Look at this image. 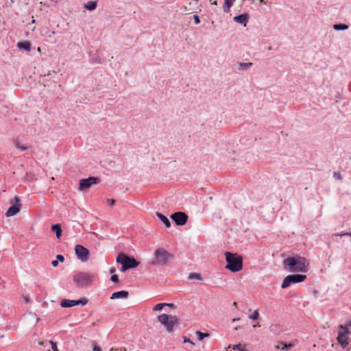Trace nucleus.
<instances>
[{
	"mask_svg": "<svg viewBox=\"0 0 351 351\" xmlns=\"http://www.w3.org/2000/svg\"><path fill=\"white\" fill-rule=\"evenodd\" d=\"M285 268L289 272H306L308 267V262L300 256H289L283 261Z\"/></svg>",
	"mask_w": 351,
	"mask_h": 351,
	"instance_id": "nucleus-1",
	"label": "nucleus"
},
{
	"mask_svg": "<svg viewBox=\"0 0 351 351\" xmlns=\"http://www.w3.org/2000/svg\"><path fill=\"white\" fill-rule=\"evenodd\" d=\"M227 265L226 268L232 272H237L243 268V258L237 253L226 252L225 253Z\"/></svg>",
	"mask_w": 351,
	"mask_h": 351,
	"instance_id": "nucleus-2",
	"label": "nucleus"
},
{
	"mask_svg": "<svg viewBox=\"0 0 351 351\" xmlns=\"http://www.w3.org/2000/svg\"><path fill=\"white\" fill-rule=\"evenodd\" d=\"M154 257L151 264L155 266H162L168 263L169 261L173 258V256L164 248H158L155 250Z\"/></svg>",
	"mask_w": 351,
	"mask_h": 351,
	"instance_id": "nucleus-3",
	"label": "nucleus"
},
{
	"mask_svg": "<svg viewBox=\"0 0 351 351\" xmlns=\"http://www.w3.org/2000/svg\"><path fill=\"white\" fill-rule=\"evenodd\" d=\"M117 262L121 265V271H125L130 269L135 268L140 263L134 257L129 256L124 253L118 254Z\"/></svg>",
	"mask_w": 351,
	"mask_h": 351,
	"instance_id": "nucleus-4",
	"label": "nucleus"
},
{
	"mask_svg": "<svg viewBox=\"0 0 351 351\" xmlns=\"http://www.w3.org/2000/svg\"><path fill=\"white\" fill-rule=\"evenodd\" d=\"M95 277V274L80 272L73 276V281L77 287L82 288L90 285Z\"/></svg>",
	"mask_w": 351,
	"mask_h": 351,
	"instance_id": "nucleus-5",
	"label": "nucleus"
},
{
	"mask_svg": "<svg viewBox=\"0 0 351 351\" xmlns=\"http://www.w3.org/2000/svg\"><path fill=\"white\" fill-rule=\"evenodd\" d=\"M158 320L169 332H172L174 330V327L179 324L177 317L165 313L158 316Z\"/></svg>",
	"mask_w": 351,
	"mask_h": 351,
	"instance_id": "nucleus-6",
	"label": "nucleus"
},
{
	"mask_svg": "<svg viewBox=\"0 0 351 351\" xmlns=\"http://www.w3.org/2000/svg\"><path fill=\"white\" fill-rule=\"evenodd\" d=\"M350 332L346 327H344L343 325H339L338 328V335L337 337V343L340 345L341 348H346L348 345V339H349Z\"/></svg>",
	"mask_w": 351,
	"mask_h": 351,
	"instance_id": "nucleus-7",
	"label": "nucleus"
},
{
	"mask_svg": "<svg viewBox=\"0 0 351 351\" xmlns=\"http://www.w3.org/2000/svg\"><path fill=\"white\" fill-rule=\"evenodd\" d=\"M306 278V275L303 274H291L286 276L281 285L282 289L289 287L291 284L303 282Z\"/></svg>",
	"mask_w": 351,
	"mask_h": 351,
	"instance_id": "nucleus-8",
	"label": "nucleus"
},
{
	"mask_svg": "<svg viewBox=\"0 0 351 351\" xmlns=\"http://www.w3.org/2000/svg\"><path fill=\"white\" fill-rule=\"evenodd\" d=\"M101 179L98 177L90 176L88 178L81 179L79 182V190L85 191L92 185L99 184Z\"/></svg>",
	"mask_w": 351,
	"mask_h": 351,
	"instance_id": "nucleus-9",
	"label": "nucleus"
},
{
	"mask_svg": "<svg viewBox=\"0 0 351 351\" xmlns=\"http://www.w3.org/2000/svg\"><path fill=\"white\" fill-rule=\"evenodd\" d=\"M87 303L88 300L85 298L77 300L64 299L61 300L60 306L62 308H70L79 304H82L84 306L86 305Z\"/></svg>",
	"mask_w": 351,
	"mask_h": 351,
	"instance_id": "nucleus-10",
	"label": "nucleus"
},
{
	"mask_svg": "<svg viewBox=\"0 0 351 351\" xmlns=\"http://www.w3.org/2000/svg\"><path fill=\"white\" fill-rule=\"evenodd\" d=\"M77 257L82 261L86 262L88 260L89 251L82 245H77L75 248Z\"/></svg>",
	"mask_w": 351,
	"mask_h": 351,
	"instance_id": "nucleus-11",
	"label": "nucleus"
},
{
	"mask_svg": "<svg viewBox=\"0 0 351 351\" xmlns=\"http://www.w3.org/2000/svg\"><path fill=\"white\" fill-rule=\"evenodd\" d=\"M171 219L178 226H184L186 224L188 220V216L185 213L176 212L171 215Z\"/></svg>",
	"mask_w": 351,
	"mask_h": 351,
	"instance_id": "nucleus-12",
	"label": "nucleus"
},
{
	"mask_svg": "<svg viewBox=\"0 0 351 351\" xmlns=\"http://www.w3.org/2000/svg\"><path fill=\"white\" fill-rule=\"evenodd\" d=\"M14 200L15 204H13L10 208H9L5 213V216L7 217H12L20 212L21 204L19 197L15 196L14 197Z\"/></svg>",
	"mask_w": 351,
	"mask_h": 351,
	"instance_id": "nucleus-13",
	"label": "nucleus"
},
{
	"mask_svg": "<svg viewBox=\"0 0 351 351\" xmlns=\"http://www.w3.org/2000/svg\"><path fill=\"white\" fill-rule=\"evenodd\" d=\"M248 19H249L248 14L246 13H244V14H240L239 16H234L233 18V20L236 23H238L241 25H243L244 26H246Z\"/></svg>",
	"mask_w": 351,
	"mask_h": 351,
	"instance_id": "nucleus-14",
	"label": "nucleus"
},
{
	"mask_svg": "<svg viewBox=\"0 0 351 351\" xmlns=\"http://www.w3.org/2000/svg\"><path fill=\"white\" fill-rule=\"evenodd\" d=\"M129 295V293L127 291H119L114 292L112 294L110 299L114 300V299H119V298H127Z\"/></svg>",
	"mask_w": 351,
	"mask_h": 351,
	"instance_id": "nucleus-15",
	"label": "nucleus"
},
{
	"mask_svg": "<svg viewBox=\"0 0 351 351\" xmlns=\"http://www.w3.org/2000/svg\"><path fill=\"white\" fill-rule=\"evenodd\" d=\"M17 47L21 50H25V51H30L32 49L31 43L29 41H23L17 43Z\"/></svg>",
	"mask_w": 351,
	"mask_h": 351,
	"instance_id": "nucleus-16",
	"label": "nucleus"
},
{
	"mask_svg": "<svg viewBox=\"0 0 351 351\" xmlns=\"http://www.w3.org/2000/svg\"><path fill=\"white\" fill-rule=\"evenodd\" d=\"M156 216L159 218V219L165 224L166 228H169L171 226V222L169 219L159 212H156Z\"/></svg>",
	"mask_w": 351,
	"mask_h": 351,
	"instance_id": "nucleus-17",
	"label": "nucleus"
},
{
	"mask_svg": "<svg viewBox=\"0 0 351 351\" xmlns=\"http://www.w3.org/2000/svg\"><path fill=\"white\" fill-rule=\"evenodd\" d=\"M234 0H225L223 4V10L225 13H229Z\"/></svg>",
	"mask_w": 351,
	"mask_h": 351,
	"instance_id": "nucleus-18",
	"label": "nucleus"
},
{
	"mask_svg": "<svg viewBox=\"0 0 351 351\" xmlns=\"http://www.w3.org/2000/svg\"><path fill=\"white\" fill-rule=\"evenodd\" d=\"M97 4L96 1H89L85 4L84 8L89 11H92L96 9Z\"/></svg>",
	"mask_w": 351,
	"mask_h": 351,
	"instance_id": "nucleus-19",
	"label": "nucleus"
},
{
	"mask_svg": "<svg viewBox=\"0 0 351 351\" xmlns=\"http://www.w3.org/2000/svg\"><path fill=\"white\" fill-rule=\"evenodd\" d=\"M51 230L56 233L57 238H60L62 235V228L60 224L52 225Z\"/></svg>",
	"mask_w": 351,
	"mask_h": 351,
	"instance_id": "nucleus-20",
	"label": "nucleus"
},
{
	"mask_svg": "<svg viewBox=\"0 0 351 351\" xmlns=\"http://www.w3.org/2000/svg\"><path fill=\"white\" fill-rule=\"evenodd\" d=\"M348 27L349 26L348 25L343 23H337L333 25V29L337 31L346 30Z\"/></svg>",
	"mask_w": 351,
	"mask_h": 351,
	"instance_id": "nucleus-21",
	"label": "nucleus"
},
{
	"mask_svg": "<svg viewBox=\"0 0 351 351\" xmlns=\"http://www.w3.org/2000/svg\"><path fill=\"white\" fill-rule=\"evenodd\" d=\"M252 66V62H247V63L239 62V69L240 71H245V70H247L249 68H250Z\"/></svg>",
	"mask_w": 351,
	"mask_h": 351,
	"instance_id": "nucleus-22",
	"label": "nucleus"
},
{
	"mask_svg": "<svg viewBox=\"0 0 351 351\" xmlns=\"http://www.w3.org/2000/svg\"><path fill=\"white\" fill-rule=\"evenodd\" d=\"M188 279L189 280H202V276H201V275L199 274L191 273L188 276Z\"/></svg>",
	"mask_w": 351,
	"mask_h": 351,
	"instance_id": "nucleus-23",
	"label": "nucleus"
},
{
	"mask_svg": "<svg viewBox=\"0 0 351 351\" xmlns=\"http://www.w3.org/2000/svg\"><path fill=\"white\" fill-rule=\"evenodd\" d=\"M196 335H197V337H198V339H199V341H201V340H202L204 338L207 337H208V336H209V334H208V333H206V332H201V331H199V330L196 331Z\"/></svg>",
	"mask_w": 351,
	"mask_h": 351,
	"instance_id": "nucleus-24",
	"label": "nucleus"
},
{
	"mask_svg": "<svg viewBox=\"0 0 351 351\" xmlns=\"http://www.w3.org/2000/svg\"><path fill=\"white\" fill-rule=\"evenodd\" d=\"M167 303H158L156 305L154 306L153 308V311H161L164 306H165Z\"/></svg>",
	"mask_w": 351,
	"mask_h": 351,
	"instance_id": "nucleus-25",
	"label": "nucleus"
},
{
	"mask_svg": "<svg viewBox=\"0 0 351 351\" xmlns=\"http://www.w3.org/2000/svg\"><path fill=\"white\" fill-rule=\"evenodd\" d=\"M259 317V313L257 310L254 311V313L249 316V319L252 320H256Z\"/></svg>",
	"mask_w": 351,
	"mask_h": 351,
	"instance_id": "nucleus-26",
	"label": "nucleus"
},
{
	"mask_svg": "<svg viewBox=\"0 0 351 351\" xmlns=\"http://www.w3.org/2000/svg\"><path fill=\"white\" fill-rule=\"evenodd\" d=\"M282 345V350H289L290 348H291L293 346L291 343H287L285 342H281Z\"/></svg>",
	"mask_w": 351,
	"mask_h": 351,
	"instance_id": "nucleus-27",
	"label": "nucleus"
},
{
	"mask_svg": "<svg viewBox=\"0 0 351 351\" xmlns=\"http://www.w3.org/2000/svg\"><path fill=\"white\" fill-rule=\"evenodd\" d=\"M14 144L18 149H20L22 151L27 149V147L25 145H21L18 141H14Z\"/></svg>",
	"mask_w": 351,
	"mask_h": 351,
	"instance_id": "nucleus-28",
	"label": "nucleus"
},
{
	"mask_svg": "<svg viewBox=\"0 0 351 351\" xmlns=\"http://www.w3.org/2000/svg\"><path fill=\"white\" fill-rule=\"evenodd\" d=\"M49 343L51 345V349L53 351H59L57 346V343L56 342L50 341Z\"/></svg>",
	"mask_w": 351,
	"mask_h": 351,
	"instance_id": "nucleus-29",
	"label": "nucleus"
},
{
	"mask_svg": "<svg viewBox=\"0 0 351 351\" xmlns=\"http://www.w3.org/2000/svg\"><path fill=\"white\" fill-rule=\"evenodd\" d=\"M333 177L338 180H342V176L341 175L340 172H334Z\"/></svg>",
	"mask_w": 351,
	"mask_h": 351,
	"instance_id": "nucleus-30",
	"label": "nucleus"
},
{
	"mask_svg": "<svg viewBox=\"0 0 351 351\" xmlns=\"http://www.w3.org/2000/svg\"><path fill=\"white\" fill-rule=\"evenodd\" d=\"M110 280L112 282L117 283L119 282V277L117 274H113L111 276Z\"/></svg>",
	"mask_w": 351,
	"mask_h": 351,
	"instance_id": "nucleus-31",
	"label": "nucleus"
},
{
	"mask_svg": "<svg viewBox=\"0 0 351 351\" xmlns=\"http://www.w3.org/2000/svg\"><path fill=\"white\" fill-rule=\"evenodd\" d=\"M193 18L194 19V22L196 25L199 24L200 23V19H199V16L196 15V14H194L193 16Z\"/></svg>",
	"mask_w": 351,
	"mask_h": 351,
	"instance_id": "nucleus-32",
	"label": "nucleus"
},
{
	"mask_svg": "<svg viewBox=\"0 0 351 351\" xmlns=\"http://www.w3.org/2000/svg\"><path fill=\"white\" fill-rule=\"evenodd\" d=\"M344 327H346V328L348 329L349 327L351 326V318L346 320V322H345V324L343 325Z\"/></svg>",
	"mask_w": 351,
	"mask_h": 351,
	"instance_id": "nucleus-33",
	"label": "nucleus"
},
{
	"mask_svg": "<svg viewBox=\"0 0 351 351\" xmlns=\"http://www.w3.org/2000/svg\"><path fill=\"white\" fill-rule=\"evenodd\" d=\"M56 258H57L58 261H60V262H62V263L64 262V257L62 255H61V254H58L56 256Z\"/></svg>",
	"mask_w": 351,
	"mask_h": 351,
	"instance_id": "nucleus-34",
	"label": "nucleus"
},
{
	"mask_svg": "<svg viewBox=\"0 0 351 351\" xmlns=\"http://www.w3.org/2000/svg\"><path fill=\"white\" fill-rule=\"evenodd\" d=\"M232 349H233V350H239V351H240L241 350H242V348H241V344H236V345H234V346H232Z\"/></svg>",
	"mask_w": 351,
	"mask_h": 351,
	"instance_id": "nucleus-35",
	"label": "nucleus"
},
{
	"mask_svg": "<svg viewBox=\"0 0 351 351\" xmlns=\"http://www.w3.org/2000/svg\"><path fill=\"white\" fill-rule=\"evenodd\" d=\"M107 202L110 206H113L115 204V200L114 199H107Z\"/></svg>",
	"mask_w": 351,
	"mask_h": 351,
	"instance_id": "nucleus-36",
	"label": "nucleus"
},
{
	"mask_svg": "<svg viewBox=\"0 0 351 351\" xmlns=\"http://www.w3.org/2000/svg\"><path fill=\"white\" fill-rule=\"evenodd\" d=\"M184 343H186V342L190 343L193 346L195 345V343L190 339H189L187 337H184Z\"/></svg>",
	"mask_w": 351,
	"mask_h": 351,
	"instance_id": "nucleus-37",
	"label": "nucleus"
},
{
	"mask_svg": "<svg viewBox=\"0 0 351 351\" xmlns=\"http://www.w3.org/2000/svg\"><path fill=\"white\" fill-rule=\"evenodd\" d=\"M51 265L53 267H57L58 265V261L57 260L52 261Z\"/></svg>",
	"mask_w": 351,
	"mask_h": 351,
	"instance_id": "nucleus-38",
	"label": "nucleus"
},
{
	"mask_svg": "<svg viewBox=\"0 0 351 351\" xmlns=\"http://www.w3.org/2000/svg\"><path fill=\"white\" fill-rule=\"evenodd\" d=\"M93 350V351H101L100 348L95 344L94 345Z\"/></svg>",
	"mask_w": 351,
	"mask_h": 351,
	"instance_id": "nucleus-39",
	"label": "nucleus"
},
{
	"mask_svg": "<svg viewBox=\"0 0 351 351\" xmlns=\"http://www.w3.org/2000/svg\"><path fill=\"white\" fill-rule=\"evenodd\" d=\"M340 237H343V236H350L351 237V232H346V233H344V234H339Z\"/></svg>",
	"mask_w": 351,
	"mask_h": 351,
	"instance_id": "nucleus-40",
	"label": "nucleus"
},
{
	"mask_svg": "<svg viewBox=\"0 0 351 351\" xmlns=\"http://www.w3.org/2000/svg\"><path fill=\"white\" fill-rule=\"evenodd\" d=\"M166 306H169V307H174L175 306L174 304H172V303H170V304L167 303Z\"/></svg>",
	"mask_w": 351,
	"mask_h": 351,
	"instance_id": "nucleus-41",
	"label": "nucleus"
},
{
	"mask_svg": "<svg viewBox=\"0 0 351 351\" xmlns=\"http://www.w3.org/2000/svg\"><path fill=\"white\" fill-rule=\"evenodd\" d=\"M239 320H240V317L234 318V319H232V322H237Z\"/></svg>",
	"mask_w": 351,
	"mask_h": 351,
	"instance_id": "nucleus-42",
	"label": "nucleus"
},
{
	"mask_svg": "<svg viewBox=\"0 0 351 351\" xmlns=\"http://www.w3.org/2000/svg\"><path fill=\"white\" fill-rule=\"evenodd\" d=\"M114 272H115V269H114V268H111V269H110V274H113Z\"/></svg>",
	"mask_w": 351,
	"mask_h": 351,
	"instance_id": "nucleus-43",
	"label": "nucleus"
},
{
	"mask_svg": "<svg viewBox=\"0 0 351 351\" xmlns=\"http://www.w3.org/2000/svg\"><path fill=\"white\" fill-rule=\"evenodd\" d=\"M210 1L211 2L212 4L217 5V1H213V2H212V0H210Z\"/></svg>",
	"mask_w": 351,
	"mask_h": 351,
	"instance_id": "nucleus-44",
	"label": "nucleus"
},
{
	"mask_svg": "<svg viewBox=\"0 0 351 351\" xmlns=\"http://www.w3.org/2000/svg\"><path fill=\"white\" fill-rule=\"evenodd\" d=\"M233 306H234V307H237V302H233Z\"/></svg>",
	"mask_w": 351,
	"mask_h": 351,
	"instance_id": "nucleus-45",
	"label": "nucleus"
},
{
	"mask_svg": "<svg viewBox=\"0 0 351 351\" xmlns=\"http://www.w3.org/2000/svg\"><path fill=\"white\" fill-rule=\"evenodd\" d=\"M241 327L239 326H237L234 328V330H238L239 328H240Z\"/></svg>",
	"mask_w": 351,
	"mask_h": 351,
	"instance_id": "nucleus-46",
	"label": "nucleus"
},
{
	"mask_svg": "<svg viewBox=\"0 0 351 351\" xmlns=\"http://www.w3.org/2000/svg\"><path fill=\"white\" fill-rule=\"evenodd\" d=\"M25 302H29V299L27 298H25Z\"/></svg>",
	"mask_w": 351,
	"mask_h": 351,
	"instance_id": "nucleus-47",
	"label": "nucleus"
},
{
	"mask_svg": "<svg viewBox=\"0 0 351 351\" xmlns=\"http://www.w3.org/2000/svg\"><path fill=\"white\" fill-rule=\"evenodd\" d=\"M116 350H117L113 349V348L110 349V351H116Z\"/></svg>",
	"mask_w": 351,
	"mask_h": 351,
	"instance_id": "nucleus-48",
	"label": "nucleus"
},
{
	"mask_svg": "<svg viewBox=\"0 0 351 351\" xmlns=\"http://www.w3.org/2000/svg\"><path fill=\"white\" fill-rule=\"evenodd\" d=\"M40 51V47H38V51Z\"/></svg>",
	"mask_w": 351,
	"mask_h": 351,
	"instance_id": "nucleus-49",
	"label": "nucleus"
},
{
	"mask_svg": "<svg viewBox=\"0 0 351 351\" xmlns=\"http://www.w3.org/2000/svg\"><path fill=\"white\" fill-rule=\"evenodd\" d=\"M260 2L261 3H263V0H260Z\"/></svg>",
	"mask_w": 351,
	"mask_h": 351,
	"instance_id": "nucleus-50",
	"label": "nucleus"
}]
</instances>
